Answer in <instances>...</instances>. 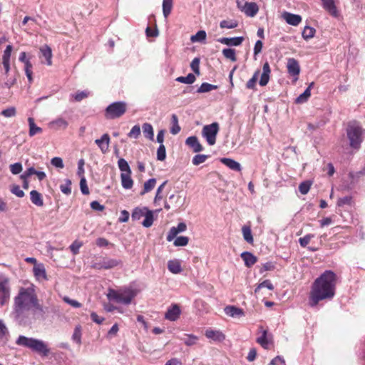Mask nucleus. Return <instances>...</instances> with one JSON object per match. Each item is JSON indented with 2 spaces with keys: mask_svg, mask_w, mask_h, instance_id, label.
Returning <instances> with one entry per match:
<instances>
[{
  "mask_svg": "<svg viewBox=\"0 0 365 365\" xmlns=\"http://www.w3.org/2000/svg\"><path fill=\"white\" fill-rule=\"evenodd\" d=\"M135 297V292L132 289H125L123 291H116L109 289L107 298L110 301H115L117 303L128 305Z\"/></svg>",
  "mask_w": 365,
  "mask_h": 365,
  "instance_id": "nucleus-6",
  "label": "nucleus"
},
{
  "mask_svg": "<svg viewBox=\"0 0 365 365\" xmlns=\"http://www.w3.org/2000/svg\"><path fill=\"white\" fill-rule=\"evenodd\" d=\"M156 183V179L155 178H150L144 183L143 190L140 192V195H143L146 192H148L151 191Z\"/></svg>",
  "mask_w": 365,
  "mask_h": 365,
  "instance_id": "nucleus-36",
  "label": "nucleus"
},
{
  "mask_svg": "<svg viewBox=\"0 0 365 365\" xmlns=\"http://www.w3.org/2000/svg\"><path fill=\"white\" fill-rule=\"evenodd\" d=\"M269 365H286V363L282 356H277L270 361Z\"/></svg>",
  "mask_w": 365,
  "mask_h": 365,
  "instance_id": "nucleus-64",
  "label": "nucleus"
},
{
  "mask_svg": "<svg viewBox=\"0 0 365 365\" xmlns=\"http://www.w3.org/2000/svg\"><path fill=\"white\" fill-rule=\"evenodd\" d=\"M51 125H56L58 128H66L68 123L65 119L62 118H58L51 121Z\"/></svg>",
  "mask_w": 365,
  "mask_h": 365,
  "instance_id": "nucleus-57",
  "label": "nucleus"
},
{
  "mask_svg": "<svg viewBox=\"0 0 365 365\" xmlns=\"http://www.w3.org/2000/svg\"><path fill=\"white\" fill-rule=\"evenodd\" d=\"M31 310V309H26L22 307H18L13 306V309L11 313V317L14 321L19 326L21 327H30L36 319L39 318H34V314L32 316L28 312Z\"/></svg>",
  "mask_w": 365,
  "mask_h": 365,
  "instance_id": "nucleus-5",
  "label": "nucleus"
},
{
  "mask_svg": "<svg viewBox=\"0 0 365 365\" xmlns=\"http://www.w3.org/2000/svg\"><path fill=\"white\" fill-rule=\"evenodd\" d=\"M22 164L19 162L10 165V170L13 175H18L22 171Z\"/></svg>",
  "mask_w": 365,
  "mask_h": 365,
  "instance_id": "nucleus-61",
  "label": "nucleus"
},
{
  "mask_svg": "<svg viewBox=\"0 0 365 365\" xmlns=\"http://www.w3.org/2000/svg\"><path fill=\"white\" fill-rule=\"evenodd\" d=\"M312 182L310 181H303L299 185V190L301 194L306 195L310 190Z\"/></svg>",
  "mask_w": 365,
  "mask_h": 365,
  "instance_id": "nucleus-54",
  "label": "nucleus"
},
{
  "mask_svg": "<svg viewBox=\"0 0 365 365\" xmlns=\"http://www.w3.org/2000/svg\"><path fill=\"white\" fill-rule=\"evenodd\" d=\"M322 7L328 11L332 16H338V11L334 0H321Z\"/></svg>",
  "mask_w": 365,
  "mask_h": 365,
  "instance_id": "nucleus-21",
  "label": "nucleus"
},
{
  "mask_svg": "<svg viewBox=\"0 0 365 365\" xmlns=\"http://www.w3.org/2000/svg\"><path fill=\"white\" fill-rule=\"evenodd\" d=\"M220 160L225 165H226L227 168H229L232 170L240 172L242 170L241 165L238 162L235 161L233 159L223 158H221Z\"/></svg>",
  "mask_w": 365,
  "mask_h": 365,
  "instance_id": "nucleus-25",
  "label": "nucleus"
},
{
  "mask_svg": "<svg viewBox=\"0 0 365 365\" xmlns=\"http://www.w3.org/2000/svg\"><path fill=\"white\" fill-rule=\"evenodd\" d=\"M144 217H145V219L142 222L143 226L146 228L151 227L153 223V221H154L153 211L150 210L148 208Z\"/></svg>",
  "mask_w": 365,
  "mask_h": 365,
  "instance_id": "nucleus-31",
  "label": "nucleus"
},
{
  "mask_svg": "<svg viewBox=\"0 0 365 365\" xmlns=\"http://www.w3.org/2000/svg\"><path fill=\"white\" fill-rule=\"evenodd\" d=\"M240 257L244 261L245 265L247 267H251L257 261V257H255L252 252L248 251H245L242 252Z\"/></svg>",
  "mask_w": 365,
  "mask_h": 365,
  "instance_id": "nucleus-20",
  "label": "nucleus"
},
{
  "mask_svg": "<svg viewBox=\"0 0 365 365\" xmlns=\"http://www.w3.org/2000/svg\"><path fill=\"white\" fill-rule=\"evenodd\" d=\"M352 203V197L351 195L339 197L337 200L338 207H344V205H351Z\"/></svg>",
  "mask_w": 365,
  "mask_h": 365,
  "instance_id": "nucleus-50",
  "label": "nucleus"
},
{
  "mask_svg": "<svg viewBox=\"0 0 365 365\" xmlns=\"http://www.w3.org/2000/svg\"><path fill=\"white\" fill-rule=\"evenodd\" d=\"M96 144L98 146L103 153H106L109 147L110 136L108 133L103 134L101 138L95 140Z\"/></svg>",
  "mask_w": 365,
  "mask_h": 365,
  "instance_id": "nucleus-19",
  "label": "nucleus"
},
{
  "mask_svg": "<svg viewBox=\"0 0 365 365\" xmlns=\"http://www.w3.org/2000/svg\"><path fill=\"white\" fill-rule=\"evenodd\" d=\"M33 271L37 280H48L46 269L42 263L35 265L33 268Z\"/></svg>",
  "mask_w": 365,
  "mask_h": 365,
  "instance_id": "nucleus-22",
  "label": "nucleus"
},
{
  "mask_svg": "<svg viewBox=\"0 0 365 365\" xmlns=\"http://www.w3.org/2000/svg\"><path fill=\"white\" fill-rule=\"evenodd\" d=\"M173 126L170 129V133L173 135L179 133L180 131V127L178 125V118L175 114H173L171 117Z\"/></svg>",
  "mask_w": 365,
  "mask_h": 365,
  "instance_id": "nucleus-47",
  "label": "nucleus"
},
{
  "mask_svg": "<svg viewBox=\"0 0 365 365\" xmlns=\"http://www.w3.org/2000/svg\"><path fill=\"white\" fill-rule=\"evenodd\" d=\"M222 54L226 58L230 59L232 62L237 61L236 51L234 48H225L222 50Z\"/></svg>",
  "mask_w": 365,
  "mask_h": 365,
  "instance_id": "nucleus-42",
  "label": "nucleus"
},
{
  "mask_svg": "<svg viewBox=\"0 0 365 365\" xmlns=\"http://www.w3.org/2000/svg\"><path fill=\"white\" fill-rule=\"evenodd\" d=\"M14 307L31 309L34 318L46 319V308L39 303L37 294L33 287H21L14 298Z\"/></svg>",
  "mask_w": 365,
  "mask_h": 365,
  "instance_id": "nucleus-2",
  "label": "nucleus"
},
{
  "mask_svg": "<svg viewBox=\"0 0 365 365\" xmlns=\"http://www.w3.org/2000/svg\"><path fill=\"white\" fill-rule=\"evenodd\" d=\"M173 8V0H163V14L167 18L171 13Z\"/></svg>",
  "mask_w": 365,
  "mask_h": 365,
  "instance_id": "nucleus-40",
  "label": "nucleus"
},
{
  "mask_svg": "<svg viewBox=\"0 0 365 365\" xmlns=\"http://www.w3.org/2000/svg\"><path fill=\"white\" fill-rule=\"evenodd\" d=\"M219 124L214 122L210 125H206L202 130V135L206 139L209 145H213L216 143V137L219 132Z\"/></svg>",
  "mask_w": 365,
  "mask_h": 365,
  "instance_id": "nucleus-8",
  "label": "nucleus"
},
{
  "mask_svg": "<svg viewBox=\"0 0 365 365\" xmlns=\"http://www.w3.org/2000/svg\"><path fill=\"white\" fill-rule=\"evenodd\" d=\"M346 136L349 146L354 150H359L365 138V129L356 120H351L347 123L346 128Z\"/></svg>",
  "mask_w": 365,
  "mask_h": 365,
  "instance_id": "nucleus-3",
  "label": "nucleus"
},
{
  "mask_svg": "<svg viewBox=\"0 0 365 365\" xmlns=\"http://www.w3.org/2000/svg\"><path fill=\"white\" fill-rule=\"evenodd\" d=\"M314 237V235L307 234L304 235L303 237L299 239V243L301 247H306L307 245L309 243L312 238Z\"/></svg>",
  "mask_w": 365,
  "mask_h": 365,
  "instance_id": "nucleus-63",
  "label": "nucleus"
},
{
  "mask_svg": "<svg viewBox=\"0 0 365 365\" xmlns=\"http://www.w3.org/2000/svg\"><path fill=\"white\" fill-rule=\"evenodd\" d=\"M275 269V263L272 262H267L264 263L259 269V273L262 274L266 271H272Z\"/></svg>",
  "mask_w": 365,
  "mask_h": 365,
  "instance_id": "nucleus-60",
  "label": "nucleus"
},
{
  "mask_svg": "<svg viewBox=\"0 0 365 365\" xmlns=\"http://www.w3.org/2000/svg\"><path fill=\"white\" fill-rule=\"evenodd\" d=\"M12 50H13L12 45L9 44V45L6 46L5 50L4 51V53L2 56V61H10Z\"/></svg>",
  "mask_w": 365,
  "mask_h": 365,
  "instance_id": "nucleus-59",
  "label": "nucleus"
},
{
  "mask_svg": "<svg viewBox=\"0 0 365 365\" xmlns=\"http://www.w3.org/2000/svg\"><path fill=\"white\" fill-rule=\"evenodd\" d=\"M132 173H120L121 185L122 187L125 190L132 188L133 185V180L131 178Z\"/></svg>",
  "mask_w": 365,
  "mask_h": 365,
  "instance_id": "nucleus-27",
  "label": "nucleus"
},
{
  "mask_svg": "<svg viewBox=\"0 0 365 365\" xmlns=\"http://www.w3.org/2000/svg\"><path fill=\"white\" fill-rule=\"evenodd\" d=\"M126 110L127 103L125 101H115L106 108L104 115L107 119H116L123 115Z\"/></svg>",
  "mask_w": 365,
  "mask_h": 365,
  "instance_id": "nucleus-7",
  "label": "nucleus"
},
{
  "mask_svg": "<svg viewBox=\"0 0 365 365\" xmlns=\"http://www.w3.org/2000/svg\"><path fill=\"white\" fill-rule=\"evenodd\" d=\"M89 93L86 91H77L74 94H71V97L76 102H80L83 99L87 98L88 96Z\"/></svg>",
  "mask_w": 365,
  "mask_h": 365,
  "instance_id": "nucleus-53",
  "label": "nucleus"
},
{
  "mask_svg": "<svg viewBox=\"0 0 365 365\" xmlns=\"http://www.w3.org/2000/svg\"><path fill=\"white\" fill-rule=\"evenodd\" d=\"M206 32L203 30L198 31L195 35L190 38L192 42H203L206 39Z\"/></svg>",
  "mask_w": 365,
  "mask_h": 365,
  "instance_id": "nucleus-45",
  "label": "nucleus"
},
{
  "mask_svg": "<svg viewBox=\"0 0 365 365\" xmlns=\"http://www.w3.org/2000/svg\"><path fill=\"white\" fill-rule=\"evenodd\" d=\"M166 158V149L164 145H160L157 150V159L163 161Z\"/></svg>",
  "mask_w": 365,
  "mask_h": 365,
  "instance_id": "nucleus-58",
  "label": "nucleus"
},
{
  "mask_svg": "<svg viewBox=\"0 0 365 365\" xmlns=\"http://www.w3.org/2000/svg\"><path fill=\"white\" fill-rule=\"evenodd\" d=\"M30 199L31 202L38 207L43 205L42 195L37 190H33L30 192Z\"/></svg>",
  "mask_w": 365,
  "mask_h": 365,
  "instance_id": "nucleus-26",
  "label": "nucleus"
},
{
  "mask_svg": "<svg viewBox=\"0 0 365 365\" xmlns=\"http://www.w3.org/2000/svg\"><path fill=\"white\" fill-rule=\"evenodd\" d=\"M196 80L193 73H188L186 76H180L176 78V81L185 84H192Z\"/></svg>",
  "mask_w": 365,
  "mask_h": 365,
  "instance_id": "nucleus-39",
  "label": "nucleus"
},
{
  "mask_svg": "<svg viewBox=\"0 0 365 365\" xmlns=\"http://www.w3.org/2000/svg\"><path fill=\"white\" fill-rule=\"evenodd\" d=\"M259 74V70L256 71L252 77L246 83V88L248 89H256V83L258 78Z\"/></svg>",
  "mask_w": 365,
  "mask_h": 365,
  "instance_id": "nucleus-46",
  "label": "nucleus"
},
{
  "mask_svg": "<svg viewBox=\"0 0 365 365\" xmlns=\"http://www.w3.org/2000/svg\"><path fill=\"white\" fill-rule=\"evenodd\" d=\"M220 43L229 46H237L242 44L244 41L243 36L236 37H222L217 40Z\"/></svg>",
  "mask_w": 365,
  "mask_h": 365,
  "instance_id": "nucleus-15",
  "label": "nucleus"
},
{
  "mask_svg": "<svg viewBox=\"0 0 365 365\" xmlns=\"http://www.w3.org/2000/svg\"><path fill=\"white\" fill-rule=\"evenodd\" d=\"M140 135V127L139 125H135L130 132L128 133V136L130 138L137 139Z\"/></svg>",
  "mask_w": 365,
  "mask_h": 365,
  "instance_id": "nucleus-55",
  "label": "nucleus"
},
{
  "mask_svg": "<svg viewBox=\"0 0 365 365\" xmlns=\"http://www.w3.org/2000/svg\"><path fill=\"white\" fill-rule=\"evenodd\" d=\"M271 73V69L269 64L267 61H266L263 64L262 67V73L261 75L260 79H259V85L261 86H265L267 85L269 81V76Z\"/></svg>",
  "mask_w": 365,
  "mask_h": 365,
  "instance_id": "nucleus-18",
  "label": "nucleus"
},
{
  "mask_svg": "<svg viewBox=\"0 0 365 365\" xmlns=\"http://www.w3.org/2000/svg\"><path fill=\"white\" fill-rule=\"evenodd\" d=\"M180 314L181 310L180 307L178 304H174L168 309L165 314V318L171 322H175L180 317Z\"/></svg>",
  "mask_w": 365,
  "mask_h": 365,
  "instance_id": "nucleus-14",
  "label": "nucleus"
},
{
  "mask_svg": "<svg viewBox=\"0 0 365 365\" xmlns=\"http://www.w3.org/2000/svg\"><path fill=\"white\" fill-rule=\"evenodd\" d=\"M242 231L244 240L247 242L252 244L253 242V236L250 227L245 225L242 227Z\"/></svg>",
  "mask_w": 365,
  "mask_h": 365,
  "instance_id": "nucleus-41",
  "label": "nucleus"
},
{
  "mask_svg": "<svg viewBox=\"0 0 365 365\" xmlns=\"http://www.w3.org/2000/svg\"><path fill=\"white\" fill-rule=\"evenodd\" d=\"M207 158V155L197 154L192 158V163L194 165H199L200 164L204 163Z\"/></svg>",
  "mask_w": 365,
  "mask_h": 365,
  "instance_id": "nucleus-51",
  "label": "nucleus"
},
{
  "mask_svg": "<svg viewBox=\"0 0 365 365\" xmlns=\"http://www.w3.org/2000/svg\"><path fill=\"white\" fill-rule=\"evenodd\" d=\"M122 264L120 259H103L101 262L96 263L93 267L97 269H109L118 266Z\"/></svg>",
  "mask_w": 365,
  "mask_h": 365,
  "instance_id": "nucleus-11",
  "label": "nucleus"
},
{
  "mask_svg": "<svg viewBox=\"0 0 365 365\" xmlns=\"http://www.w3.org/2000/svg\"><path fill=\"white\" fill-rule=\"evenodd\" d=\"M118 166L121 173H132L128 163L124 158H120L118 161Z\"/></svg>",
  "mask_w": 365,
  "mask_h": 365,
  "instance_id": "nucleus-34",
  "label": "nucleus"
},
{
  "mask_svg": "<svg viewBox=\"0 0 365 365\" xmlns=\"http://www.w3.org/2000/svg\"><path fill=\"white\" fill-rule=\"evenodd\" d=\"M337 277L332 270L327 269L313 282L308 296V305L318 307L319 302L331 301L336 294Z\"/></svg>",
  "mask_w": 365,
  "mask_h": 365,
  "instance_id": "nucleus-1",
  "label": "nucleus"
},
{
  "mask_svg": "<svg viewBox=\"0 0 365 365\" xmlns=\"http://www.w3.org/2000/svg\"><path fill=\"white\" fill-rule=\"evenodd\" d=\"M266 287L269 290H273L274 286L269 279H265L259 283L255 289V292L257 293L262 288Z\"/></svg>",
  "mask_w": 365,
  "mask_h": 365,
  "instance_id": "nucleus-49",
  "label": "nucleus"
},
{
  "mask_svg": "<svg viewBox=\"0 0 365 365\" xmlns=\"http://www.w3.org/2000/svg\"><path fill=\"white\" fill-rule=\"evenodd\" d=\"M284 17L286 22L292 26H297L302 21V17L298 14L285 12L284 14Z\"/></svg>",
  "mask_w": 365,
  "mask_h": 365,
  "instance_id": "nucleus-24",
  "label": "nucleus"
},
{
  "mask_svg": "<svg viewBox=\"0 0 365 365\" xmlns=\"http://www.w3.org/2000/svg\"><path fill=\"white\" fill-rule=\"evenodd\" d=\"M11 287L9 279L4 275H0V304L4 306L10 299Z\"/></svg>",
  "mask_w": 365,
  "mask_h": 365,
  "instance_id": "nucleus-9",
  "label": "nucleus"
},
{
  "mask_svg": "<svg viewBox=\"0 0 365 365\" xmlns=\"http://www.w3.org/2000/svg\"><path fill=\"white\" fill-rule=\"evenodd\" d=\"M316 29L314 27L306 26L302 33V37L304 40L307 41L313 38L315 35Z\"/></svg>",
  "mask_w": 365,
  "mask_h": 365,
  "instance_id": "nucleus-35",
  "label": "nucleus"
},
{
  "mask_svg": "<svg viewBox=\"0 0 365 365\" xmlns=\"http://www.w3.org/2000/svg\"><path fill=\"white\" fill-rule=\"evenodd\" d=\"M185 143L190 148H192L194 153L201 152L204 149L202 145L199 142L198 138L195 135L188 137L185 140Z\"/></svg>",
  "mask_w": 365,
  "mask_h": 365,
  "instance_id": "nucleus-16",
  "label": "nucleus"
},
{
  "mask_svg": "<svg viewBox=\"0 0 365 365\" xmlns=\"http://www.w3.org/2000/svg\"><path fill=\"white\" fill-rule=\"evenodd\" d=\"M224 312L226 315L231 317H241L245 316L243 309L234 305L226 306L224 309Z\"/></svg>",
  "mask_w": 365,
  "mask_h": 365,
  "instance_id": "nucleus-17",
  "label": "nucleus"
},
{
  "mask_svg": "<svg viewBox=\"0 0 365 365\" xmlns=\"http://www.w3.org/2000/svg\"><path fill=\"white\" fill-rule=\"evenodd\" d=\"M238 22L235 19L231 20H222L220 22V27L221 29H235L237 27Z\"/></svg>",
  "mask_w": 365,
  "mask_h": 365,
  "instance_id": "nucleus-38",
  "label": "nucleus"
},
{
  "mask_svg": "<svg viewBox=\"0 0 365 365\" xmlns=\"http://www.w3.org/2000/svg\"><path fill=\"white\" fill-rule=\"evenodd\" d=\"M287 68L288 73L294 77L296 80L298 79V76L300 73V66L297 60L294 58L287 59Z\"/></svg>",
  "mask_w": 365,
  "mask_h": 365,
  "instance_id": "nucleus-12",
  "label": "nucleus"
},
{
  "mask_svg": "<svg viewBox=\"0 0 365 365\" xmlns=\"http://www.w3.org/2000/svg\"><path fill=\"white\" fill-rule=\"evenodd\" d=\"M189 238L186 236L177 237L174 241V245L175 247H184L188 244Z\"/></svg>",
  "mask_w": 365,
  "mask_h": 365,
  "instance_id": "nucleus-52",
  "label": "nucleus"
},
{
  "mask_svg": "<svg viewBox=\"0 0 365 365\" xmlns=\"http://www.w3.org/2000/svg\"><path fill=\"white\" fill-rule=\"evenodd\" d=\"M40 50H41V52L42 55L43 56V57L46 60V64L48 65V66H51V63H52V61H51V58H52V51H51V48L48 45H45L44 46L41 48Z\"/></svg>",
  "mask_w": 365,
  "mask_h": 365,
  "instance_id": "nucleus-33",
  "label": "nucleus"
},
{
  "mask_svg": "<svg viewBox=\"0 0 365 365\" xmlns=\"http://www.w3.org/2000/svg\"><path fill=\"white\" fill-rule=\"evenodd\" d=\"M147 207H135L131 213V219L133 221H138L141 217H144L145 212L147 210Z\"/></svg>",
  "mask_w": 365,
  "mask_h": 365,
  "instance_id": "nucleus-28",
  "label": "nucleus"
},
{
  "mask_svg": "<svg viewBox=\"0 0 365 365\" xmlns=\"http://www.w3.org/2000/svg\"><path fill=\"white\" fill-rule=\"evenodd\" d=\"M218 88L217 85L210 84L207 82L202 83L197 88V92L200 93H207Z\"/></svg>",
  "mask_w": 365,
  "mask_h": 365,
  "instance_id": "nucleus-37",
  "label": "nucleus"
},
{
  "mask_svg": "<svg viewBox=\"0 0 365 365\" xmlns=\"http://www.w3.org/2000/svg\"><path fill=\"white\" fill-rule=\"evenodd\" d=\"M71 181L69 179H66L65 182L60 185L61 191L66 195H69L71 193Z\"/></svg>",
  "mask_w": 365,
  "mask_h": 365,
  "instance_id": "nucleus-48",
  "label": "nucleus"
},
{
  "mask_svg": "<svg viewBox=\"0 0 365 365\" xmlns=\"http://www.w3.org/2000/svg\"><path fill=\"white\" fill-rule=\"evenodd\" d=\"M205 336L215 341H222L225 339V335L219 330L207 329L205 331Z\"/></svg>",
  "mask_w": 365,
  "mask_h": 365,
  "instance_id": "nucleus-23",
  "label": "nucleus"
},
{
  "mask_svg": "<svg viewBox=\"0 0 365 365\" xmlns=\"http://www.w3.org/2000/svg\"><path fill=\"white\" fill-rule=\"evenodd\" d=\"M142 129L145 138L153 141L154 140V131L152 125L145 123L142 125Z\"/></svg>",
  "mask_w": 365,
  "mask_h": 365,
  "instance_id": "nucleus-29",
  "label": "nucleus"
},
{
  "mask_svg": "<svg viewBox=\"0 0 365 365\" xmlns=\"http://www.w3.org/2000/svg\"><path fill=\"white\" fill-rule=\"evenodd\" d=\"M200 59L198 57H195L190 63V68L192 70V71L197 74V76L200 75Z\"/></svg>",
  "mask_w": 365,
  "mask_h": 365,
  "instance_id": "nucleus-56",
  "label": "nucleus"
},
{
  "mask_svg": "<svg viewBox=\"0 0 365 365\" xmlns=\"http://www.w3.org/2000/svg\"><path fill=\"white\" fill-rule=\"evenodd\" d=\"M168 269L173 274H179L182 270L180 263L177 260L168 261Z\"/></svg>",
  "mask_w": 365,
  "mask_h": 365,
  "instance_id": "nucleus-30",
  "label": "nucleus"
},
{
  "mask_svg": "<svg viewBox=\"0 0 365 365\" xmlns=\"http://www.w3.org/2000/svg\"><path fill=\"white\" fill-rule=\"evenodd\" d=\"M29 125V136L32 137L35 135L37 133H40L42 132V128L37 126L35 123L33 118L29 117L28 118Z\"/></svg>",
  "mask_w": 365,
  "mask_h": 365,
  "instance_id": "nucleus-32",
  "label": "nucleus"
},
{
  "mask_svg": "<svg viewBox=\"0 0 365 365\" xmlns=\"http://www.w3.org/2000/svg\"><path fill=\"white\" fill-rule=\"evenodd\" d=\"M1 114L6 118H11V117H14L16 115V110L14 107H9L6 109H4L1 111Z\"/></svg>",
  "mask_w": 365,
  "mask_h": 365,
  "instance_id": "nucleus-62",
  "label": "nucleus"
},
{
  "mask_svg": "<svg viewBox=\"0 0 365 365\" xmlns=\"http://www.w3.org/2000/svg\"><path fill=\"white\" fill-rule=\"evenodd\" d=\"M237 8L245 14L246 16L250 17L255 16L259 11V6L255 2H245L242 4V1L237 0Z\"/></svg>",
  "mask_w": 365,
  "mask_h": 365,
  "instance_id": "nucleus-10",
  "label": "nucleus"
},
{
  "mask_svg": "<svg viewBox=\"0 0 365 365\" xmlns=\"http://www.w3.org/2000/svg\"><path fill=\"white\" fill-rule=\"evenodd\" d=\"M260 331L262 332V335L257 338L256 341L262 346L265 349L269 348V344L271 343V339L272 335L271 334H268V331L267 329H263L262 326L259 327Z\"/></svg>",
  "mask_w": 365,
  "mask_h": 365,
  "instance_id": "nucleus-13",
  "label": "nucleus"
},
{
  "mask_svg": "<svg viewBox=\"0 0 365 365\" xmlns=\"http://www.w3.org/2000/svg\"><path fill=\"white\" fill-rule=\"evenodd\" d=\"M311 96L309 88H307L304 91L300 94L295 100V103L298 104L304 103L307 102Z\"/></svg>",
  "mask_w": 365,
  "mask_h": 365,
  "instance_id": "nucleus-44",
  "label": "nucleus"
},
{
  "mask_svg": "<svg viewBox=\"0 0 365 365\" xmlns=\"http://www.w3.org/2000/svg\"><path fill=\"white\" fill-rule=\"evenodd\" d=\"M16 344L31 349L33 352L37 353L42 357L48 356L50 353V349L47 343L41 339L19 335L16 340Z\"/></svg>",
  "mask_w": 365,
  "mask_h": 365,
  "instance_id": "nucleus-4",
  "label": "nucleus"
},
{
  "mask_svg": "<svg viewBox=\"0 0 365 365\" xmlns=\"http://www.w3.org/2000/svg\"><path fill=\"white\" fill-rule=\"evenodd\" d=\"M81 327L80 325H77L74 328V331L72 335V340L77 344L80 345L81 344Z\"/></svg>",
  "mask_w": 365,
  "mask_h": 365,
  "instance_id": "nucleus-43",
  "label": "nucleus"
}]
</instances>
